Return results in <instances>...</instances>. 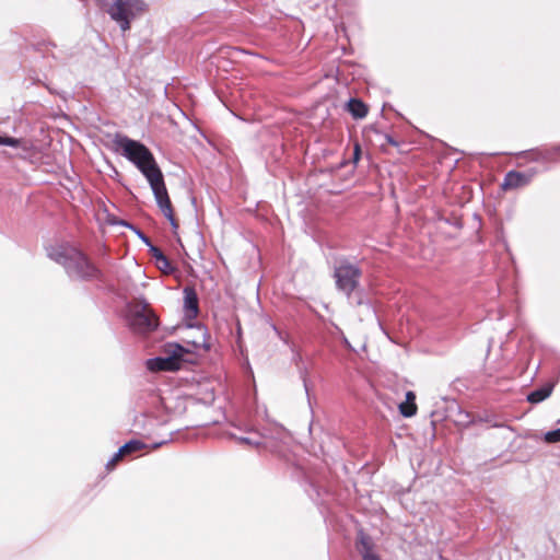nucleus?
Wrapping results in <instances>:
<instances>
[{"label":"nucleus","mask_w":560,"mask_h":560,"mask_svg":"<svg viewBox=\"0 0 560 560\" xmlns=\"http://www.w3.org/2000/svg\"><path fill=\"white\" fill-rule=\"evenodd\" d=\"M113 144L115 151L130 161L147 178L159 208L173 228H177L164 177L152 152L143 143L119 133L114 137Z\"/></svg>","instance_id":"obj_1"},{"label":"nucleus","mask_w":560,"mask_h":560,"mask_svg":"<svg viewBox=\"0 0 560 560\" xmlns=\"http://www.w3.org/2000/svg\"><path fill=\"white\" fill-rule=\"evenodd\" d=\"M48 257L62 265L71 278L82 280L98 278V269L79 249L68 244L49 248Z\"/></svg>","instance_id":"obj_2"},{"label":"nucleus","mask_w":560,"mask_h":560,"mask_svg":"<svg viewBox=\"0 0 560 560\" xmlns=\"http://www.w3.org/2000/svg\"><path fill=\"white\" fill-rule=\"evenodd\" d=\"M147 10L148 4L143 0H112L106 8L110 19L118 23L122 32L128 31L131 21Z\"/></svg>","instance_id":"obj_3"},{"label":"nucleus","mask_w":560,"mask_h":560,"mask_svg":"<svg viewBox=\"0 0 560 560\" xmlns=\"http://www.w3.org/2000/svg\"><path fill=\"white\" fill-rule=\"evenodd\" d=\"M334 277L338 290L349 296L359 284L361 270L352 264L341 262L335 268Z\"/></svg>","instance_id":"obj_4"},{"label":"nucleus","mask_w":560,"mask_h":560,"mask_svg":"<svg viewBox=\"0 0 560 560\" xmlns=\"http://www.w3.org/2000/svg\"><path fill=\"white\" fill-rule=\"evenodd\" d=\"M129 325L136 332L147 334L158 327V319L147 304H139L130 311Z\"/></svg>","instance_id":"obj_5"},{"label":"nucleus","mask_w":560,"mask_h":560,"mask_svg":"<svg viewBox=\"0 0 560 560\" xmlns=\"http://www.w3.org/2000/svg\"><path fill=\"white\" fill-rule=\"evenodd\" d=\"M147 366L151 371H176L179 369V362L175 358L166 355L148 360Z\"/></svg>","instance_id":"obj_6"},{"label":"nucleus","mask_w":560,"mask_h":560,"mask_svg":"<svg viewBox=\"0 0 560 560\" xmlns=\"http://www.w3.org/2000/svg\"><path fill=\"white\" fill-rule=\"evenodd\" d=\"M184 310L187 318H195L198 314V296L194 289L184 290Z\"/></svg>","instance_id":"obj_7"},{"label":"nucleus","mask_w":560,"mask_h":560,"mask_svg":"<svg viewBox=\"0 0 560 560\" xmlns=\"http://www.w3.org/2000/svg\"><path fill=\"white\" fill-rule=\"evenodd\" d=\"M529 182V177L520 172H509L502 183L503 189L518 188L526 185Z\"/></svg>","instance_id":"obj_8"},{"label":"nucleus","mask_w":560,"mask_h":560,"mask_svg":"<svg viewBox=\"0 0 560 560\" xmlns=\"http://www.w3.org/2000/svg\"><path fill=\"white\" fill-rule=\"evenodd\" d=\"M145 447L141 441L132 440L125 445H122L119 451L114 455V457L107 463V467H112L115 463L125 454L133 453L140 451Z\"/></svg>","instance_id":"obj_9"},{"label":"nucleus","mask_w":560,"mask_h":560,"mask_svg":"<svg viewBox=\"0 0 560 560\" xmlns=\"http://www.w3.org/2000/svg\"><path fill=\"white\" fill-rule=\"evenodd\" d=\"M399 412L406 417H412L417 413V405H416V395L413 392L409 390L406 393L405 401L400 402L398 406Z\"/></svg>","instance_id":"obj_10"},{"label":"nucleus","mask_w":560,"mask_h":560,"mask_svg":"<svg viewBox=\"0 0 560 560\" xmlns=\"http://www.w3.org/2000/svg\"><path fill=\"white\" fill-rule=\"evenodd\" d=\"M358 549L362 555L363 560H378V557L373 552V546L368 536L360 533Z\"/></svg>","instance_id":"obj_11"},{"label":"nucleus","mask_w":560,"mask_h":560,"mask_svg":"<svg viewBox=\"0 0 560 560\" xmlns=\"http://www.w3.org/2000/svg\"><path fill=\"white\" fill-rule=\"evenodd\" d=\"M347 109L354 118H364L368 114L366 105L357 98H351L347 104Z\"/></svg>","instance_id":"obj_12"},{"label":"nucleus","mask_w":560,"mask_h":560,"mask_svg":"<svg viewBox=\"0 0 560 560\" xmlns=\"http://www.w3.org/2000/svg\"><path fill=\"white\" fill-rule=\"evenodd\" d=\"M551 392H552V386H544L541 388H538V389L532 392L527 396V400L532 404H538V402L545 400L546 398H548L551 395Z\"/></svg>","instance_id":"obj_13"},{"label":"nucleus","mask_w":560,"mask_h":560,"mask_svg":"<svg viewBox=\"0 0 560 560\" xmlns=\"http://www.w3.org/2000/svg\"><path fill=\"white\" fill-rule=\"evenodd\" d=\"M0 145L19 148L24 151H28L31 149V144L23 139H18V138H12V137H3V136H0Z\"/></svg>","instance_id":"obj_14"},{"label":"nucleus","mask_w":560,"mask_h":560,"mask_svg":"<svg viewBox=\"0 0 560 560\" xmlns=\"http://www.w3.org/2000/svg\"><path fill=\"white\" fill-rule=\"evenodd\" d=\"M165 352L168 357L175 358L180 363V359L188 353V350L178 343L171 342L165 346Z\"/></svg>","instance_id":"obj_15"},{"label":"nucleus","mask_w":560,"mask_h":560,"mask_svg":"<svg viewBox=\"0 0 560 560\" xmlns=\"http://www.w3.org/2000/svg\"><path fill=\"white\" fill-rule=\"evenodd\" d=\"M139 237L147 244L150 246V253L152 255V257L155 259V264L160 260L161 257H164L165 255L155 246L151 245L149 238L142 234L141 232H137Z\"/></svg>","instance_id":"obj_16"},{"label":"nucleus","mask_w":560,"mask_h":560,"mask_svg":"<svg viewBox=\"0 0 560 560\" xmlns=\"http://www.w3.org/2000/svg\"><path fill=\"white\" fill-rule=\"evenodd\" d=\"M545 442L547 443H557L560 442V428L557 430L548 431L544 436Z\"/></svg>","instance_id":"obj_17"},{"label":"nucleus","mask_w":560,"mask_h":560,"mask_svg":"<svg viewBox=\"0 0 560 560\" xmlns=\"http://www.w3.org/2000/svg\"><path fill=\"white\" fill-rule=\"evenodd\" d=\"M158 268L164 273H171L173 271V267L171 266L166 256L161 257L156 262Z\"/></svg>","instance_id":"obj_18"},{"label":"nucleus","mask_w":560,"mask_h":560,"mask_svg":"<svg viewBox=\"0 0 560 560\" xmlns=\"http://www.w3.org/2000/svg\"><path fill=\"white\" fill-rule=\"evenodd\" d=\"M236 441L241 444H246L249 446H258L261 442L259 438H253V436H238L235 438Z\"/></svg>","instance_id":"obj_19"},{"label":"nucleus","mask_w":560,"mask_h":560,"mask_svg":"<svg viewBox=\"0 0 560 560\" xmlns=\"http://www.w3.org/2000/svg\"><path fill=\"white\" fill-rule=\"evenodd\" d=\"M273 330L278 334V336L285 341V338L282 336V334L277 329V327L273 326Z\"/></svg>","instance_id":"obj_20"},{"label":"nucleus","mask_w":560,"mask_h":560,"mask_svg":"<svg viewBox=\"0 0 560 560\" xmlns=\"http://www.w3.org/2000/svg\"><path fill=\"white\" fill-rule=\"evenodd\" d=\"M343 343H345L347 347H350V343H349V341H348V339H347V338H343Z\"/></svg>","instance_id":"obj_21"},{"label":"nucleus","mask_w":560,"mask_h":560,"mask_svg":"<svg viewBox=\"0 0 560 560\" xmlns=\"http://www.w3.org/2000/svg\"><path fill=\"white\" fill-rule=\"evenodd\" d=\"M359 147H355V155H358Z\"/></svg>","instance_id":"obj_22"},{"label":"nucleus","mask_w":560,"mask_h":560,"mask_svg":"<svg viewBox=\"0 0 560 560\" xmlns=\"http://www.w3.org/2000/svg\"><path fill=\"white\" fill-rule=\"evenodd\" d=\"M558 150H560V147L558 148Z\"/></svg>","instance_id":"obj_23"}]
</instances>
